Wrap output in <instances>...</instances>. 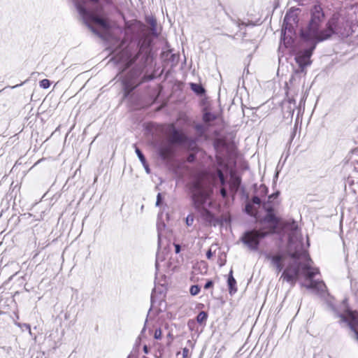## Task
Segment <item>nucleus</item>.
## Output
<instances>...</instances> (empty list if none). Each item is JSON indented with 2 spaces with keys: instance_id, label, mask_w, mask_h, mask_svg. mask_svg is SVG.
Returning a JSON list of instances; mask_svg holds the SVG:
<instances>
[{
  "instance_id": "22",
  "label": "nucleus",
  "mask_w": 358,
  "mask_h": 358,
  "mask_svg": "<svg viewBox=\"0 0 358 358\" xmlns=\"http://www.w3.org/2000/svg\"><path fill=\"white\" fill-rule=\"evenodd\" d=\"M190 87L191 90L199 96H202L206 92L204 87L200 84L191 83Z\"/></svg>"
},
{
  "instance_id": "10",
  "label": "nucleus",
  "mask_w": 358,
  "mask_h": 358,
  "mask_svg": "<svg viewBox=\"0 0 358 358\" xmlns=\"http://www.w3.org/2000/svg\"><path fill=\"white\" fill-rule=\"evenodd\" d=\"M303 271L307 280H309L308 284H303V286L308 289H310L315 294L323 296L327 292V286L322 280H314V277L319 273L317 268H313L309 265H303Z\"/></svg>"
},
{
  "instance_id": "55",
  "label": "nucleus",
  "mask_w": 358,
  "mask_h": 358,
  "mask_svg": "<svg viewBox=\"0 0 358 358\" xmlns=\"http://www.w3.org/2000/svg\"><path fill=\"white\" fill-rule=\"evenodd\" d=\"M141 341V340H136V343H139V342Z\"/></svg>"
},
{
  "instance_id": "57",
  "label": "nucleus",
  "mask_w": 358,
  "mask_h": 358,
  "mask_svg": "<svg viewBox=\"0 0 358 358\" xmlns=\"http://www.w3.org/2000/svg\"><path fill=\"white\" fill-rule=\"evenodd\" d=\"M278 173H277L275 174V178H278Z\"/></svg>"
},
{
  "instance_id": "25",
  "label": "nucleus",
  "mask_w": 358,
  "mask_h": 358,
  "mask_svg": "<svg viewBox=\"0 0 358 358\" xmlns=\"http://www.w3.org/2000/svg\"><path fill=\"white\" fill-rule=\"evenodd\" d=\"M195 130L199 134V136H202L206 133V129L203 124H197L194 127Z\"/></svg>"
},
{
  "instance_id": "49",
  "label": "nucleus",
  "mask_w": 358,
  "mask_h": 358,
  "mask_svg": "<svg viewBox=\"0 0 358 358\" xmlns=\"http://www.w3.org/2000/svg\"><path fill=\"white\" fill-rule=\"evenodd\" d=\"M144 169H145V171H146V173H150V167H149V165H148V166H145V167H144Z\"/></svg>"
},
{
  "instance_id": "26",
  "label": "nucleus",
  "mask_w": 358,
  "mask_h": 358,
  "mask_svg": "<svg viewBox=\"0 0 358 358\" xmlns=\"http://www.w3.org/2000/svg\"><path fill=\"white\" fill-rule=\"evenodd\" d=\"M289 112L291 115V116L292 117L293 116V114L294 113V110H295V108H296V101L294 99L292 98V99H289Z\"/></svg>"
},
{
  "instance_id": "7",
  "label": "nucleus",
  "mask_w": 358,
  "mask_h": 358,
  "mask_svg": "<svg viewBox=\"0 0 358 358\" xmlns=\"http://www.w3.org/2000/svg\"><path fill=\"white\" fill-rule=\"evenodd\" d=\"M329 306L334 313V316L340 319L338 323L341 325L343 323L350 328L352 332V337L358 342V312L352 310L348 303V299H345L342 301L343 308L342 312L331 303H328Z\"/></svg>"
},
{
  "instance_id": "19",
  "label": "nucleus",
  "mask_w": 358,
  "mask_h": 358,
  "mask_svg": "<svg viewBox=\"0 0 358 358\" xmlns=\"http://www.w3.org/2000/svg\"><path fill=\"white\" fill-rule=\"evenodd\" d=\"M227 285L229 288V292L231 295L234 294L237 292L236 280L233 276L232 269H231L228 275Z\"/></svg>"
},
{
  "instance_id": "46",
  "label": "nucleus",
  "mask_w": 358,
  "mask_h": 358,
  "mask_svg": "<svg viewBox=\"0 0 358 358\" xmlns=\"http://www.w3.org/2000/svg\"><path fill=\"white\" fill-rule=\"evenodd\" d=\"M143 350L145 354H148L149 353V348L146 345H145L143 346Z\"/></svg>"
},
{
  "instance_id": "45",
  "label": "nucleus",
  "mask_w": 358,
  "mask_h": 358,
  "mask_svg": "<svg viewBox=\"0 0 358 358\" xmlns=\"http://www.w3.org/2000/svg\"><path fill=\"white\" fill-rule=\"evenodd\" d=\"M161 245V233L159 231V227H158V245Z\"/></svg>"
},
{
  "instance_id": "33",
  "label": "nucleus",
  "mask_w": 358,
  "mask_h": 358,
  "mask_svg": "<svg viewBox=\"0 0 358 358\" xmlns=\"http://www.w3.org/2000/svg\"><path fill=\"white\" fill-rule=\"evenodd\" d=\"M194 217L192 214H189L185 219V222L187 226H192L194 222Z\"/></svg>"
},
{
  "instance_id": "53",
  "label": "nucleus",
  "mask_w": 358,
  "mask_h": 358,
  "mask_svg": "<svg viewBox=\"0 0 358 358\" xmlns=\"http://www.w3.org/2000/svg\"><path fill=\"white\" fill-rule=\"evenodd\" d=\"M22 85V84H20V85H15V86H14V87H13L14 88V87H17V86H19V85Z\"/></svg>"
},
{
  "instance_id": "52",
  "label": "nucleus",
  "mask_w": 358,
  "mask_h": 358,
  "mask_svg": "<svg viewBox=\"0 0 358 358\" xmlns=\"http://www.w3.org/2000/svg\"><path fill=\"white\" fill-rule=\"evenodd\" d=\"M131 356H132V355L130 354V355H128V357L127 358H131Z\"/></svg>"
},
{
  "instance_id": "38",
  "label": "nucleus",
  "mask_w": 358,
  "mask_h": 358,
  "mask_svg": "<svg viewBox=\"0 0 358 358\" xmlns=\"http://www.w3.org/2000/svg\"><path fill=\"white\" fill-rule=\"evenodd\" d=\"M163 197L161 193H158L157 195L156 206H160L162 203Z\"/></svg>"
},
{
  "instance_id": "2",
  "label": "nucleus",
  "mask_w": 358,
  "mask_h": 358,
  "mask_svg": "<svg viewBox=\"0 0 358 358\" xmlns=\"http://www.w3.org/2000/svg\"><path fill=\"white\" fill-rule=\"evenodd\" d=\"M187 187L192 206L202 219L209 224L216 221L214 214L206 206L213 194V187L208 185L203 180L196 178L187 184Z\"/></svg>"
},
{
  "instance_id": "30",
  "label": "nucleus",
  "mask_w": 358,
  "mask_h": 358,
  "mask_svg": "<svg viewBox=\"0 0 358 358\" xmlns=\"http://www.w3.org/2000/svg\"><path fill=\"white\" fill-rule=\"evenodd\" d=\"M135 152L140 161H144L146 159L145 155H143V152L140 150V148H138L136 145H135Z\"/></svg>"
},
{
  "instance_id": "34",
  "label": "nucleus",
  "mask_w": 358,
  "mask_h": 358,
  "mask_svg": "<svg viewBox=\"0 0 358 358\" xmlns=\"http://www.w3.org/2000/svg\"><path fill=\"white\" fill-rule=\"evenodd\" d=\"M162 332L161 329H157L154 334V338L157 340H159L162 338Z\"/></svg>"
},
{
  "instance_id": "21",
  "label": "nucleus",
  "mask_w": 358,
  "mask_h": 358,
  "mask_svg": "<svg viewBox=\"0 0 358 358\" xmlns=\"http://www.w3.org/2000/svg\"><path fill=\"white\" fill-rule=\"evenodd\" d=\"M146 22L150 24L151 27V32L152 34L155 36H157V20L154 17H145Z\"/></svg>"
},
{
  "instance_id": "13",
  "label": "nucleus",
  "mask_w": 358,
  "mask_h": 358,
  "mask_svg": "<svg viewBox=\"0 0 358 358\" xmlns=\"http://www.w3.org/2000/svg\"><path fill=\"white\" fill-rule=\"evenodd\" d=\"M291 20L295 22V18H294L292 16H290L289 13H287L283 20L280 38L281 42L282 41L286 47L291 46L294 43L293 38H292L291 35H289L292 34L294 30Z\"/></svg>"
},
{
  "instance_id": "28",
  "label": "nucleus",
  "mask_w": 358,
  "mask_h": 358,
  "mask_svg": "<svg viewBox=\"0 0 358 358\" xmlns=\"http://www.w3.org/2000/svg\"><path fill=\"white\" fill-rule=\"evenodd\" d=\"M268 187L265 185L262 184L259 186V194L260 196H266L268 194Z\"/></svg>"
},
{
  "instance_id": "39",
  "label": "nucleus",
  "mask_w": 358,
  "mask_h": 358,
  "mask_svg": "<svg viewBox=\"0 0 358 358\" xmlns=\"http://www.w3.org/2000/svg\"><path fill=\"white\" fill-rule=\"evenodd\" d=\"M189 354V350L187 348H184L182 349V358H188Z\"/></svg>"
},
{
  "instance_id": "31",
  "label": "nucleus",
  "mask_w": 358,
  "mask_h": 358,
  "mask_svg": "<svg viewBox=\"0 0 358 358\" xmlns=\"http://www.w3.org/2000/svg\"><path fill=\"white\" fill-rule=\"evenodd\" d=\"M50 81L48 79H43L39 83L40 87L43 89H48V87H50Z\"/></svg>"
},
{
  "instance_id": "9",
  "label": "nucleus",
  "mask_w": 358,
  "mask_h": 358,
  "mask_svg": "<svg viewBox=\"0 0 358 358\" xmlns=\"http://www.w3.org/2000/svg\"><path fill=\"white\" fill-rule=\"evenodd\" d=\"M270 234H271V231H266L264 229H252L247 230L240 238V241L246 245L250 250L257 251L261 241Z\"/></svg>"
},
{
  "instance_id": "56",
  "label": "nucleus",
  "mask_w": 358,
  "mask_h": 358,
  "mask_svg": "<svg viewBox=\"0 0 358 358\" xmlns=\"http://www.w3.org/2000/svg\"><path fill=\"white\" fill-rule=\"evenodd\" d=\"M188 343L191 344V341L190 340H188L187 341Z\"/></svg>"
},
{
  "instance_id": "37",
  "label": "nucleus",
  "mask_w": 358,
  "mask_h": 358,
  "mask_svg": "<svg viewBox=\"0 0 358 358\" xmlns=\"http://www.w3.org/2000/svg\"><path fill=\"white\" fill-rule=\"evenodd\" d=\"M279 194H280V192L277 191V192L273 193L272 194L269 195L268 198V203H270L273 199H276L279 196Z\"/></svg>"
},
{
  "instance_id": "44",
  "label": "nucleus",
  "mask_w": 358,
  "mask_h": 358,
  "mask_svg": "<svg viewBox=\"0 0 358 358\" xmlns=\"http://www.w3.org/2000/svg\"><path fill=\"white\" fill-rule=\"evenodd\" d=\"M195 324V322L193 320H189L187 323V325H188V327L190 329H192L193 328V326Z\"/></svg>"
},
{
  "instance_id": "59",
  "label": "nucleus",
  "mask_w": 358,
  "mask_h": 358,
  "mask_svg": "<svg viewBox=\"0 0 358 358\" xmlns=\"http://www.w3.org/2000/svg\"><path fill=\"white\" fill-rule=\"evenodd\" d=\"M143 358H148V357H144Z\"/></svg>"
},
{
  "instance_id": "43",
  "label": "nucleus",
  "mask_w": 358,
  "mask_h": 358,
  "mask_svg": "<svg viewBox=\"0 0 358 358\" xmlns=\"http://www.w3.org/2000/svg\"><path fill=\"white\" fill-rule=\"evenodd\" d=\"M213 256V252L211 251V250H208L207 252H206V258L208 259H210Z\"/></svg>"
},
{
  "instance_id": "48",
  "label": "nucleus",
  "mask_w": 358,
  "mask_h": 358,
  "mask_svg": "<svg viewBox=\"0 0 358 358\" xmlns=\"http://www.w3.org/2000/svg\"><path fill=\"white\" fill-rule=\"evenodd\" d=\"M142 165L143 166V167L146 166H148L149 164H148L147 162V160L146 159L144 160V161H141Z\"/></svg>"
},
{
  "instance_id": "51",
  "label": "nucleus",
  "mask_w": 358,
  "mask_h": 358,
  "mask_svg": "<svg viewBox=\"0 0 358 358\" xmlns=\"http://www.w3.org/2000/svg\"><path fill=\"white\" fill-rule=\"evenodd\" d=\"M27 328L29 329V332L31 331V329L29 324H25Z\"/></svg>"
},
{
  "instance_id": "5",
  "label": "nucleus",
  "mask_w": 358,
  "mask_h": 358,
  "mask_svg": "<svg viewBox=\"0 0 358 358\" xmlns=\"http://www.w3.org/2000/svg\"><path fill=\"white\" fill-rule=\"evenodd\" d=\"M147 63L140 62L135 64L124 76L122 80L124 96H127L136 87L141 83L150 81L155 78L152 74L143 75Z\"/></svg>"
},
{
  "instance_id": "24",
  "label": "nucleus",
  "mask_w": 358,
  "mask_h": 358,
  "mask_svg": "<svg viewBox=\"0 0 358 358\" xmlns=\"http://www.w3.org/2000/svg\"><path fill=\"white\" fill-rule=\"evenodd\" d=\"M208 318V314L205 311H201L196 316V322L199 324L205 323Z\"/></svg>"
},
{
  "instance_id": "42",
  "label": "nucleus",
  "mask_w": 358,
  "mask_h": 358,
  "mask_svg": "<svg viewBox=\"0 0 358 358\" xmlns=\"http://www.w3.org/2000/svg\"><path fill=\"white\" fill-rule=\"evenodd\" d=\"M174 247H175V252L176 254H178L180 252V250H181L180 245L179 244H178V243H174Z\"/></svg>"
},
{
  "instance_id": "12",
  "label": "nucleus",
  "mask_w": 358,
  "mask_h": 358,
  "mask_svg": "<svg viewBox=\"0 0 358 358\" xmlns=\"http://www.w3.org/2000/svg\"><path fill=\"white\" fill-rule=\"evenodd\" d=\"M138 51L133 57L130 55L128 57L129 65L134 64L139 58L140 62L147 63L150 58V43L147 41H140L138 43Z\"/></svg>"
},
{
  "instance_id": "11",
  "label": "nucleus",
  "mask_w": 358,
  "mask_h": 358,
  "mask_svg": "<svg viewBox=\"0 0 358 358\" xmlns=\"http://www.w3.org/2000/svg\"><path fill=\"white\" fill-rule=\"evenodd\" d=\"M170 139L173 143L182 146L189 151L197 150L196 139L187 136L173 125L170 128Z\"/></svg>"
},
{
  "instance_id": "18",
  "label": "nucleus",
  "mask_w": 358,
  "mask_h": 358,
  "mask_svg": "<svg viewBox=\"0 0 358 358\" xmlns=\"http://www.w3.org/2000/svg\"><path fill=\"white\" fill-rule=\"evenodd\" d=\"M241 184V178L238 176L233 177L229 182V191L235 195L239 190Z\"/></svg>"
},
{
  "instance_id": "8",
  "label": "nucleus",
  "mask_w": 358,
  "mask_h": 358,
  "mask_svg": "<svg viewBox=\"0 0 358 358\" xmlns=\"http://www.w3.org/2000/svg\"><path fill=\"white\" fill-rule=\"evenodd\" d=\"M348 22L341 17L338 13H334L328 20L326 27L322 30L321 35L318 38L319 41H324L330 38L333 35L341 36H348Z\"/></svg>"
},
{
  "instance_id": "50",
  "label": "nucleus",
  "mask_w": 358,
  "mask_h": 358,
  "mask_svg": "<svg viewBox=\"0 0 358 358\" xmlns=\"http://www.w3.org/2000/svg\"><path fill=\"white\" fill-rule=\"evenodd\" d=\"M158 266H159L158 257H157V259H156V262H155V267H156L157 270L158 269Z\"/></svg>"
},
{
  "instance_id": "58",
  "label": "nucleus",
  "mask_w": 358,
  "mask_h": 358,
  "mask_svg": "<svg viewBox=\"0 0 358 358\" xmlns=\"http://www.w3.org/2000/svg\"><path fill=\"white\" fill-rule=\"evenodd\" d=\"M152 299H153V295L152 294L151 295V300L152 301Z\"/></svg>"
},
{
  "instance_id": "15",
  "label": "nucleus",
  "mask_w": 358,
  "mask_h": 358,
  "mask_svg": "<svg viewBox=\"0 0 358 358\" xmlns=\"http://www.w3.org/2000/svg\"><path fill=\"white\" fill-rule=\"evenodd\" d=\"M217 164L218 166L215 168L214 171L211 173V178L213 180V186H216V179H218L221 186H226L228 184L227 176L225 175L222 168H224L227 170L228 167L221 158L217 159Z\"/></svg>"
},
{
  "instance_id": "20",
  "label": "nucleus",
  "mask_w": 358,
  "mask_h": 358,
  "mask_svg": "<svg viewBox=\"0 0 358 358\" xmlns=\"http://www.w3.org/2000/svg\"><path fill=\"white\" fill-rule=\"evenodd\" d=\"M244 212L248 215L255 218L257 217L258 214L257 208L255 206L253 203L248 201L246 203L245 206Z\"/></svg>"
},
{
  "instance_id": "60",
  "label": "nucleus",
  "mask_w": 358,
  "mask_h": 358,
  "mask_svg": "<svg viewBox=\"0 0 358 358\" xmlns=\"http://www.w3.org/2000/svg\"><path fill=\"white\" fill-rule=\"evenodd\" d=\"M357 165H358V162H357Z\"/></svg>"
},
{
  "instance_id": "54",
  "label": "nucleus",
  "mask_w": 358,
  "mask_h": 358,
  "mask_svg": "<svg viewBox=\"0 0 358 358\" xmlns=\"http://www.w3.org/2000/svg\"><path fill=\"white\" fill-rule=\"evenodd\" d=\"M303 99H301V101H300V105L303 103Z\"/></svg>"
},
{
  "instance_id": "35",
  "label": "nucleus",
  "mask_w": 358,
  "mask_h": 358,
  "mask_svg": "<svg viewBox=\"0 0 358 358\" xmlns=\"http://www.w3.org/2000/svg\"><path fill=\"white\" fill-rule=\"evenodd\" d=\"M214 285V282L212 280H208L206 282L204 285L203 288L205 289H208L210 288H212Z\"/></svg>"
},
{
  "instance_id": "3",
  "label": "nucleus",
  "mask_w": 358,
  "mask_h": 358,
  "mask_svg": "<svg viewBox=\"0 0 358 358\" xmlns=\"http://www.w3.org/2000/svg\"><path fill=\"white\" fill-rule=\"evenodd\" d=\"M324 20V13L320 6H315L311 11V17L309 24L306 29H301L300 38L306 44L303 50H308L314 45L316 48L317 43L320 41L322 30L320 27Z\"/></svg>"
},
{
  "instance_id": "17",
  "label": "nucleus",
  "mask_w": 358,
  "mask_h": 358,
  "mask_svg": "<svg viewBox=\"0 0 358 358\" xmlns=\"http://www.w3.org/2000/svg\"><path fill=\"white\" fill-rule=\"evenodd\" d=\"M172 148L168 143H162L158 148V155L163 160L169 159L172 156Z\"/></svg>"
},
{
  "instance_id": "14",
  "label": "nucleus",
  "mask_w": 358,
  "mask_h": 358,
  "mask_svg": "<svg viewBox=\"0 0 358 358\" xmlns=\"http://www.w3.org/2000/svg\"><path fill=\"white\" fill-rule=\"evenodd\" d=\"M262 207L266 213V215L262 219V222L271 224L270 231L271 234L277 233V230L280 228L281 222L280 218L275 215L273 206H268L266 203L264 202Z\"/></svg>"
},
{
  "instance_id": "16",
  "label": "nucleus",
  "mask_w": 358,
  "mask_h": 358,
  "mask_svg": "<svg viewBox=\"0 0 358 358\" xmlns=\"http://www.w3.org/2000/svg\"><path fill=\"white\" fill-rule=\"evenodd\" d=\"M262 255L264 257L265 259L270 262V264L272 266L284 264L286 257L285 252L282 251H279L275 254L264 251L262 252Z\"/></svg>"
},
{
  "instance_id": "1",
  "label": "nucleus",
  "mask_w": 358,
  "mask_h": 358,
  "mask_svg": "<svg viewBox=\"0 0 358 358\" xmlns=\"http://www.w3.org/2000/svg\"><path fill=\"white\" fill-rule=\"evenodd\" d=\"M75 6L82 17L86 26L96 35L101 36L100 32L92 24V22L99 25L105 30L110 29L111 27L107 18L99 15L103 12L105 5H112V0H73Z\"/></svg>"
},
{
  "instance_id": "23",
  "label": "nucleus",
  "mask_w": 358,
  "mask_h": 358,
  "mask_svg": "<svg viewBox=\"0 0 358 358\" xmlns=\"http://www.w3.org/2000/svg\"><path fill=\"white\" fill-rule=\"evenodd\" d=\"M217 119L216 115L209 111H204L203 114V120L206 123H210Z\"/></svg>"
},
{
  "instance_id": "29",
  "label": "nucleus",
  "mask_w": 358,
  "mask_h": 358,
  "mask_svg": "<svg viewBox=\"0 0 358 358\" xmlns=\"http://www.w3.org/2000/svg\"><path fill=\"white\" fill-rule=\"evenodd\" d=\"M248 202H251L254 205H257L259 206H262V204H263V203L262 202V200L259 196H253L252 197L251 200L248 201Z\"/></svg>"
},
{
  "instance_id": "36",
  "label": "nucleus",
  "mask_w": 358,
  "mask_h": 358,
  "mask_svg": "<svg viewBox=\"0 0 358 358\" xmlns=\"http://www.w3.org/2000/svg\"><path fill=\"white\" fill-rule=\"evenodd\" d=\"M196 160V155L194 153H189L187 157V161L192 163Z\"/></svg>"
},
{
  "instance_id": "27",
  "label": "nucleus",
  "mask_w": 358,
  "mask_h": 358,
  "mask_svg": "<svg viewBox=\"0 0 358 358\" xmlns=\"http://www.w3.org/2000/svg\"><path fill=\"white\" fill-rule=\"evenodd\" d=\"M201 291V287L198 285H194L190 287L189 292L192 296L197 295Z\"/></svg>"
},
{
  "instance_id": "40",
  "label": "nucleus",
  "mask_w": 358,
  "mask_h": 358,
  "mask_svg": "<svg viewBox=\"0 0 358 358\" xmlns=\"http://www.w3.org/2000/svg\"><path fill=\"white\" fill-rule=\"evenodd\" d=\"M284 264H279V265H277V266H275L274 267L276 269V272L278 273H280L283 268H284Z\"/></svg>"
},
{
  "instance_id": "4",
  "label": "nucleus",
  "mask_w": 358,
  "mask_h": 358,
  "mask_svg": "<svg viewBox=\"0 0 358 358\" xmlns=\"http://www.w3.org/2000/svg\"><path fill=\"white\" fill-rule=\"evenodd\" d=\"M302 247L301 243H296L294 241V236L292 234L289 235L288 245L287 253V255L294 260V262L289 264L283 271L281 278L284 280L294 285L298 279L300 272L301 263L299 262L301 257L306 255L305 252L301 251Z\"/></svg>"
},
{
  "instance_id": "47",
  "label": "nucleus",
  "mask_w": 358,
  "mask_h": 358,
  "mask_svg": "<svg viewBox=\"0 0 358 358\" xmlns=\"http://www.w3.org/2000/svg\"><path fill=\"white\" fill-rule=\"evenodd\" d=\"M236 23H237L238 27V28H239V29H240V30H241V29H242V27H245V24L244 22H241H241H237Z\"/></svg>"
},
{
  "instance_id": "32",
  "label": "nucleus",
  "mask_w": 358,
  "mask_h": 358,
  "mask_svg": "<svg viewBox=\"0 0 358 358\" xmlns=\"http://www.w3.org/2000/svg\"><path fill=\"white\" fill-rule=\"evenodd\" d=\"M220 194L223 199H227L229 196V193L225 186H221L220 189Z\"/></svg>"
},
{
  "instance_id": "41",
  "label": "nucleus",
  "mask_w": 358,
  "mask_h": 358,
  "mask_svg": "<svg viewBox=\"0 0 358 358\" xmlns=\"http://www.w3.org/2000/svg\"><path fill=\"white\" fill-rule=\"evenodd\" d=\"M146 322H147V320L145 322V324H144V327H143V329L141 331V334L138 337V340H141V336H143V334H144V333L145 331Z\"/></svg>"
},
{
  "instance_id": "6",
  "label": "nucleus",
  "mask_w": 358,
  "mask_h": 358,
  "mask_svg": "<svg viewBox=\"0 0 358 358\" xmlns=\"http://www.w3.org/2000/svg\"><path fill=\"white\" fill-rule=\"evenodd\" d=\"M314 50L315 46L313 45L310 50H300L295 54L294 59L298 64V68L294 71L289 80L290 87L293 88L294 91L299 90L301 85L302 78L306 74V68L311 64L310 57Z\"/></svg>"
}]
</instances>
